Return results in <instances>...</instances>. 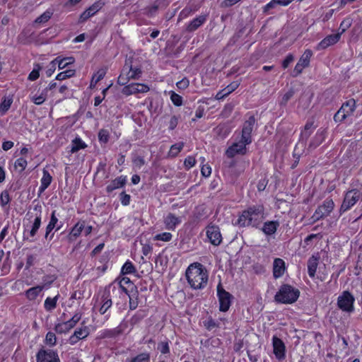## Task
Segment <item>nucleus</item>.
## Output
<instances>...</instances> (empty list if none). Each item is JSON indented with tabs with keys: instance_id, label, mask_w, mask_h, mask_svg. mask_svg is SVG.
I'll return each mask as SVG.
<instances>
[{
	"instance_id": "f257e3e1",
	"label": "nucleus",
	"mask_w": 362,
	"mask_h": 362,
	"mask_svg": "<svg viewBox=\"0 0 362 362\" xmlns=\"http://www.w3.org/2000/svg\"><path fill=\"white\" fill-rule=\"evenodd\" d=\"M185 275L189 284L194 289H202L207 284V271L200 263L190 264L186 270Z\"/></svg>"
},
{
	"instance_id": "f03ea898",
	"label": "nucleus",
	"mask_w": 362,
	"mask_h": 362,
	"mask_svg": "<svg viewBox=\"0 0 362 362\" xmlns=\"http://www.w3.org/2000/svg\"><path fill=\"white\" fill-rule=\"evenodd\" d=\"M264 218V207L258 204L248 207L243 211L238 219V224L240 226H255L257 227Z\"/></svg>"
},
{
	"instance_id": "7ed1b4c3",
	"label": "nucleus",
	"mask_w": 362,
	"mask_h": 362,
	"mask_svg": "<svg viewBox=\"0 0 362 362\" xmlns=\"http://www.w3.org/2000/svg\"><path fill=\"white\" fill-rule=\"evenodd\" d=\"M300 295L298 288L288 284H283L274 296V300L279 303L292 304L295 303Z\"/></svg>"
},
{
	"instance_id": "20e7f679",
	"label": "nucleus",
	"mask_w": 362,
	"mask_h": 362,
	"mask_svg": "<svg viewBox=\"0 0 362 362\" xmlns=\"http://www.w3.org/2000/svg\"><path fill=\"white\" fill-rule=\"evenodd\" d=\"M334 206V204L332 199H327L325 200L323 204L317 208L314 214L311 217L313 220V222H316L317 221L329 216L333 210Z\"/></svg>"
},
{
	"instance_id": "39448f33",
	"label": "nucleus",
	"mask_w": 362,
	"mask_h": 362,
	"mask_svg": "<svg viewBox=\"0 0 362 362\" xmlns=\"http://www.w3.org/2000/svg\"><path fill=\"white\" fill-rule=\"evenodd\" d=\"M217 296L218 297L220 305L219 310L222 312H226L230 306L233 296L229 292L226 291L223 288L221 281H219L217 286Z\"/></svg>"
},
{
	"instance_id": "423d86ee",
	"label": "nucleus",
	"mask_w": 362,
	"mask_h": 362,
	"mask_svg": "<svg viewBox=\"0 0 362 362\" xmlns=\"http://www.w3.org/2000/svg\"><path fill=\"white\" fill-rule=\"evenodd\" d=\"M354 296L349 291H346L339 296L337 305L339 308L344 311L352 312L354 310Z\"/></svg>"
},
{
	"instance_id": "0eeeda50",
	"label": "nucleus",
	"mask_w": 362,
	"mask_h": 362,
	"mask_svg": "<svg viewBox=\"0 0 362 362\" xmlns=\"http://www.w3.org/2000/svg\"><path fill=\"white\" fill-rule=\"evenodd\" d=\"M360 194L356 189H352L346 192L340 208V212L343 213L350 209L359 199Z\"/></svg>"
},
{
	"instance_id": "6e6552de",
	"label": "nucleus",
	"mask_w": 362,
	"mask_h": 362,
	"mask_svg": "<svg viewBox=\"0 0 362 362\" xmlns=\"http://www.w3.org/2000/svg\"><path fill=\"white\" fill-rule=\"evenodd\" d=\"M312 55L313 52L310 49H306L304 52V53L298 60V63L295 66V68L292 72V76H298L302 73L304 68L308 67L309 66L310 59Z\"/></svg>"
},
{
	"instance_id": "1a4fd4ad",
	"label": "nucleus",
	"mask_w": 362,
	"mask_h": 362,
	"mask_svg": "<svg viewBox=\"0 0 362 362\" xmlns=\"http://www.w3.org/2000/svg\"><path fill=\"white\" fill-rule=\"evenodd\" d=\"M81 318V314L77 313L69 320L57 324L54 329L57 333H66L72 329Z\"/></svg>"
},
{
	"instance_id": "9d476101",
	"label": "nucleus",
	"mask_w": 362,
	"mask_h": 362,
	"mask_svg": "<svg viewBox=\"0 0 362 362\" xmlns=\"http://www.w3.org/2000/svg\"><path fill=\"white\" fill-rule=\"evenodd\" d=\"M256 122L255 116L251 115L249 117L243 125L241 137L246 143H252L251 134L253 130V127Z\"/></svg>"
},
{
	"instance_id": "9b49d317",
	"label": "nucleus",
	"mask_w": 362,
	"mask_h": 362,
	"mask_svg": "<svg viewBox=\"0 0 362 362\" xmlns=\"http://www.w3.org/2000/svg\"><path fill=\"white\" fill-rule=\"evenodd\" d=\"M250 144V143L245 142L243 138L241 137L240 140L238 142L234 143L231 146H230L226 150V154L228 158H233L236 154L244 155L246 153V146Z\"/></svg>"
},
{
	"instance_id": "f8f14e48",
	"label": "nucleus",
	"mask_w": 362,
	"mask_h": 362,
	"mask_svg": "<svg viewBox=\"0 0 362 362\" xmlns=\"http://www.w3.org/2000/svg\"><path fill=\"white\" fill-rule=\"evenodd\" d=\"M37 362H60L57 352L51 350L40 349L37 355Z\"/></svg>"
},
{
	"instance_id": "ddd939ff",
	"label": "nucleus",
	"mask_w": 362,
	"mask_h": 362,
	"mask_svg": "<svg viewBox=\"0 0 362 362\" xmlns=\"http://www.w3.org/2000/svg\"><path fill=\"white\" fill-rule=\"evenodd\" d=\"M272 345L273 352L276 358L279 361L284 359L286 357V346L284 341L276 336H274L272 337Z\"/></svg>"
},
{
	"instance_id": "4468645a",
	"label": "nucleus",
	"mask_w": 362,
	"mask_h": 362,
	"mask_svg": "<svg viewBox=\"0 0 362 362\" xmlns=\"http://www.w3.org/2000/svg\"><path fill=\"white\" fill-rule=\"evenodd\" d=\"M206 235L210 243L216 246L219 245L222 242V236L220 229L216 226H209L206 228Z\"/></svg>"
},
{
	"instance_id": "2eb2a0df",
	"label": "nucleus",
	"mask_w": 362,
	"mask_h": 362,
	"mask_svg": "<svg viewBox=\"0 0 362 362\" xmlns=\"http://www.w3.org/2000/svg\"><path fill=\"white\" fill-rule=\"evenodd\" d=\"M149 90V88L148 86L143 83H131L129 85L125 86L122 93L126 95H130L132 94H136L139 93H146Z\"/></svg>"
},
{
	"instance_id": "dca6fc26",
	"label": "nucleus",
	"mask_w": 362,
	"mask_h": 362,
	"mask_svg": "<svg viewBox=\"0 0 362 362\" xmlns=\"http://www.w3.org/2000/svg\"><path fill=\"white\" fill-rule=\"evenodd\" d=\"M103 6L104 3L101 1L95 2L81 14L79 22L83 23L87 21L89 18L94 16L98 11H99Z\"/></svg>"
},
{
	"instance_id": "f3484780",
	"label": "nucleus",
	"mask_w": 362,
	"mask_h": 362,
	"mask_svg": "<svg viewBox=\"0 0 362 362\" xmlns=\"http://www.w3.org/2000/svg\"><path fill=\"white\" fill-rule=\"evenodd\" d=\"M110 288L111 285H110L108 287H106L102 296L103 304L99 309V312L101 315H104L112 305V299L110 295Z\"/></svg>"
},
{
	"instance_id": "a211bd4d",
	"label": "nucleus",
	"mask_w": 362,
	"mask_h": 362,
	"mask_svg": "<svg viewBox=\"0 0 362 362\" xmlns=\"http://www.w3.org/2000/svg\"><path fill=\"white\" fill-rule=\"evenodd\" d=\"M34 210L37 211V213L36 214L35 218L33 223L31 230L29 231V235L32 238L35 237V235H36V233L41 225V211H42L41 205L36 204L34 206Z\"/></svg>"
},
{
	"instance_id": "6ab92c4d",
	"label": "nucleus",
	"mask_w": 362,
	"mask_h": 362,
	"mask_svg": "<svg viewBox=\"0 0 362 362\" xmlns=\"http://www.w3.org/2000/svg\"><path fill=\"white\" fill-rule=\"evenodd\" d=\"M340 37L341 33H336L327 36L318 44V49H324L330 45H334L340 40Z\"/></svg>"
},
{
	"instance_id": "aec40b11",
	"label": "nucleus",
	"mask_w": 362,
	"mask_h": 362,
	"mask_svg": "<svg viewBox=\"0 0 362 362\" xmlns=\"http://www.w3.org/2000/svg\"><path fill=\"white\" fill-rule=\"evenodd\" d=\"M127 183V177L121 175L112 180L110 183L106 187V191L108 193L112 192L116 189L123 187Z\"/></svg>"
},
{
	"instance_id": "412c9836",
	"label": "nucleus",
	"mask_w": 362,
	"mask_h": 362,
	"mask_svg": "<svg viewBox=\"0 0 362 362\" xmlns=\"http://www.w3.org/2000/svg\"><path fill=\"white\" fill-rule=\"evenodd\" d=\"M285 262L282 259L276 258L273 264V276L275 279L280 278L284 274Z\"/></svg>"
},
{
	"instance_id": "4be33fe9",
	"label": "nucleus",
	"mask_w": 362,
	"mask_h": 362,
	"mask_svg": "<svg viewBox=\"0 0 362 362\" xmlns=\"http://www.w3.org/2000/svg\"><path fill=\"white\" fill-rule=\"evenodd\" d=\"M88 334L89 331L87 327L78 328L74 331L73 335L70 337V343L71 344H76L79 339L86 338Z\"/></svg>"
},
{
	"instance_id": "5701e85b",
	"label": "nucleus",
	"mask_w": 362,
	"mask_h": 362,
	"mask_svg": "<svg viewBox=\"0 0 362 362\" xmlns=\"http://www.w3.org/2000/svg\"><path fill=\"white\" fill-rule=\"evenodd\" d=\"M207 19V15H201L194 18L187 26V31L194 32L202 25Z\"/></svg>"
},
{
	"instance_id": "b1692460",
	"label": "nucleus",
	"mask_w": 362,
	"mask_h": 362,
	"mask_svg": "<svg viewBox=\"0 0 362 362\" xmlns=\"http://www.w3.org/2000/svg\"><path fill=\"white\" fill-rule=\"evenodd\" d=\"M279 226L278 221H269L264 223L262 230L267 235H272L276 233Z\"/></svg>"
},
{
	"instance_id": "393cba45",
	"label": "nucleus",
	"mask_w": 362,
	"mask_h": 362,
	"mask_svg": "<svg viewBox=\"0 0 362 362\" xmlns=\"http://www.w3.org/2000/svg\"><path fill=\"white\" fill-rule=\"evenodd\" d=\"M83 229L84 222H78L77 223H76L75 226L72 228L69 235H67L69 241H74L81 235Z\"/></svg>"
},
{
	"instance_id": "a878e982",
	"label": "nucleus",
	"mask_w": 362,
	"mask_h": 362,
	"mask_svg": "<svg viewBox=\"0 0 362 362\" xmlns=\"http://www.w3.org/2000/svg\"><path fill=\"white\" fill-rule=\"evenodd\" d=\"M123 71L129 72V77L131 79H139L141 75V70L139 68H133L132 62L126 61L125 65L123 68Z\"/></svg>"
},
{
	"instance_id": "bb28decb",
	"label": "nucleus",
	"mask_w": 362,
	"mask_h": 362,
	"mask_svg": "<svg viewBox=\"0 0 362 362\" xmlns=\"http://www.w3.org/2000/svg\"><path fill=\"white\" fill-rule=\"evenodd\" d=\"M238 87V83L236 82H233L230 85H228L226 88L221 90L216 95L215 98L216 100H222L233 91H234Z\"/></svg>"
},
{
	"instance_id": "cd10ccee",
	"label": "nucleus",
	"mask_w": 362,
	"mask_h": 362,
	"mask_svg": "<svg viewBox=\"0 0 362 362\" xmlns=\"http://www.w3.org/2000/svg\"><path fill=\"white\" fill-rule=\"evenodd\" d=\"M319 257L315 255L310 257L308 260V275L313 278L315 276L316 270L318 265Z\"/></svg>"
},
{
	"instance_id": "c85d7f7f",
	"label": "nucleus",
	"mask_w": 362,
	"mask_h": 362,
	"mask_svg": "<svg viewBox=\"0 0 362 362\" xmlns=\"http://www.w3.org/2000/svg\"><path fill=\"white\" fill-rule=\"evenodd\" d=\"M52 180V177L46 170H43V176L41 179V185L39 188L38 197L49 186Z\"/></svg>"
},
{
	"instance_id": "c756f323",
	"label": "nucleus",
	"mask_w": 362,
	"mask_h": 362,
	"mask_svg": "<svg viewBox=\"0 0 362 362\" xmlns=\"http://www.w3.org/2000/svg\"><path fill=\"white\" fill-rule=\"evenodd\" d=\"M164 223L168 230H174L176 226L180 223V220L173 214H169L165 218Z\"/></svg>"
},
{
	"instance_id": "7c9ffc66",
	"label": "nucleus",
	"mask_w": 362,
	"mask_h": 362,
	"mask_svg": "<svg viewBox=\"0 0 362 362\" xmlns=\"http://www.w3.org/2000/svg\"><path fill=\"white\" fill-rule=\"evenodd\" d=\"M44 286H37L28 289L25 291V296L30 300H35L40 292L43 290Z\"/></svg>"
},
{
	"instance_id": "2f4dec72",
	"label": "nucleus",
	"mask_w": 362,
	"mask_h": 362,
	"mask_svg": "<svg viewBox=\"0 0 362 362\" xmlns=\"http://www.w3.org/2000/svg\"><path fill=\"white\" fill-rule=\"evenodd\" d=\"M150 358L149 353L143 352L131 358H127L125 362H150Z\"/></svg>"
},
{
	"instance_id": "473e14b6",
	"label": "nucleus",
	"mask_w": 362,
	"mask_h": 362,
	"mask_svg": "<svg viewBox=\"0 0 362 362\" xmlns=\"http://www.w3.org/2000/svg\"><path fill=\"white\" fill-rule=\"evenodd\" d=\"M325 137L324 131H318L310 141L309 148H315L324 141Z\"/></svg>"
},
{
	"instance_id": "72a5a7b5",
	"label": "nucleus",
	"mask_w": 362,
	"mask_h": 362,
	"mask_svg": "<svg viewBox=\"0 0 362 362\" xmlns=\"http://www.w3.org/2000/svg\"><path fill=\"white\" fill-rule=\"evenodd\" d=\"M54 62L58 65L59 69H63L69 64H73L74 62V59L73 57H64L63 59L57 57L54 59Z\"/></svg>"
},
{
	"instance_id": "f704fd0d",
	"label": "nucleus",
	"mask_w": 362,
	"mask_h": 362,
	"mask_svg": "<svg viewBox=\"0 0 362 362\" xmlns=\"http://www.w3.org/2000/svg\"><path fill=\"white\" fill-rule=\"evenodd\" d=\"M341 109H344V111L349 115H352L356 108V101L354 99H350L345 103H344L340 107Z\"/></svg>"
},
{
	"instance_id": "c9c22d12",
	"label": "nucleus",
	"mask_w": 362,
	"mask_h": 362,
	"mask_svg": "<svg viewBox=\"0 0 362 362\" xmlns=\"http://www.w3.org/2000/svg\"><path fill=\"white\" fill-rule=\"evenodd\" d=\"M58 297L59 295L54 298L47 297L45 299L44 306L47 311H52L56 308Z\"/></svg>"
},
{
	"instance_id": "e433bc0d",
	"label": "nucleus",
	"mask_w": 362,
	"mask_h": 362,
	"mask_svg": "<svg viewBox=\"0 0 362 362\" xmlns=\"http://www.w3.org/2000/svg\"><path fill=\"white\" fill-rule=\"evenodd\" d=\"M86 146V144L80 138H76L72 141L71 152L76 153L80 149L85 148Z\"/></svg>"
},
{
	"instance_id": "4c0bfd02",
	"label": "nucleus",
	"mask_w": 362,
	"mask_h": 362,
	"mask_svg": "<svg viewBox=\"0 0 362 362\" xmlns=\"http://www.w3.org/2000/svg\"><path fill=\"white\" fill-rule=\"evenodd\" d=\"M52 15L53 12L52 11L47 10L35 20V23H46L52 18Z\"/></svg>"
},
{
	"instance_id": "58836bf2",
	"label": "nucleus",
	"mask_w": 362,
	"mask_h": 362,
	"mask_svg": "<svg viewBox=\"0 0 362 362\" xmlns=\"http://www.w3.org/2000/svg\"><path fill=\"white\" fill-rule=\"evenodd\" d=\"M13 103V99L11 98H5L0 103V111L1 114H5L8 109L10 108L11 104Z\"/></svg>"
},
{
	"instance_id": "ea45409f",
	"label": "nucleus",
	"mask_w": 362,
	"mask_h": 362,
	"mask_svg": "<svg viewBox=\"0 0 362 362\" xmlns=\"http://www.w3.org/2000/svg\"><path fill=\"white\" fill-rule=\"evenodd\" d=\"M75 70L74 69H67L64 71H62V72H60L59 74H58L56 76V80H58V81H62V80H65L66 78H69L75 75Z\"/></svg>"
},
{
	"instance_id": "a19ab883",
	"label": "nucleus",
	"mask_w": 362,
	"mask_h": 362,
	"mask_svg": "<svg viewBox=\"0 0 362 362\" xmlns=\"http://www.w3.org/2000/svg\"><path fill=\"white\" fill-rule=\"evenodd\" d=\"M184 147V143L180 142L171 146L169 155L172 157H175Z\"/></svg>"
},
{
	"instance_id": "79ce46f5",
	"label": "nucleus",
	"mask_w": 362,
	"mask_h": 362,
	"mask_svg": "<svg viewBox=\"0 0 362 362\" xmlns=\"http://www.w3.org/2000/svg\"><path fill=\"white\" fill-rule=\"evenodd\" d=\"M136 272V269L134 264L129 262L127 261L124 263L123 267H122V273L124 274H134Z\"/></svg>"
},
{
	"instance_id": "37998d69",
	"label": "nucleus",
	"mask_w": 362,
	"mask_h": 362,
	"mask_svg": "<svg viewBox=\"0 0 362 362\" xmlns=\"http://www.w3.org/2000/svg\"><path fill=\"white\" fill-rule=\"evenodd\" d=\"M46 98H47V93H45L44 90L42 92V93L40 95H33L32 98H31V100L35 104V105H41L42 104L45 100H46Z\"/></svg>"
},
{
	"instance_id": "c03bdc74",
	"label": "nucleus",
	"mask_w": 362,
	"mask_h": 362,
	"mask_svg": "<svg viewBox=\"0 0 362 362\" xmlns=\"http://www.w3.org/2000/svg\"><path fill=\"white\" fill-rule=\"evenodd\" d=\"M172 234L168 232H164L162 233H159L155 235L154 240H161L164 242H168L172 239Z\"/></svg>"
},
{
	"instance_id": "a18cd8bd",
	"label": "nucleus",
	"mask_w": 362,
	"mask_h": 362,
	"mask_svg": "<svg viewBox=\"0 0 362 362\" xmlns=\"http://www.w3.org/2000/svg\"><path fill=\"white\" fill-rule=\"evenodd\" d=\"M348 116H349V115H347L344 111V109H339L337 112L336 114L334 115V120L336 122H341L342 121H344Z\"/></svg>"
},
{
	"instance_id": "49530a36",
	"label": "nucleus",
	"mask_w": 362,
	"mask_h": 362,
	"mask_svg": "<svg viewBox=\"0 0 362 362\" xmlns=\"http://www.w3.org/2000/svg\"><path fill=\"white\" fill-rule=\"evenodd\" d=\"M130 79L129 72H127V74H124V71H122L117 78V83L120 86H124Z\"/></svg>"
},
{
	"instance_id": "de8ad7c7",
	"label": "nucleus",
	"mask_w": 362,
	"mask_h": 362,
	"mask_svg": "<svg viewBox=\"0 0 362 362\" xmlns=\"http://www.w3.org/2000/svg\"><path fill=\"white\" fill-rule=\"evenodd\" d=\"M41 67L37 64L36 66L33 69V70L28 75V80L30 81H35L40 76V70Z\"/></svg>"
},
{
	"instance_id": "09e8293b",
	"label": "nucleus",
	"mask_w": 362,
	"mask_h": 362,
	"mask_svg": "<svg viewBox=\"0 0 362 362\" xmlns=\"http://www.w3.org/2000/svg\"><path fill=\"white\" fill-rule=\"evenodd\" d=\"M106 74V68L100 69L97 73L93 76L92 81H95L97 83L98 81L102 80Z\"/></svg>"
},
{
	"instance_id": "8fccbe9b",
	"label": "nucleus",
	"mask_w": 362,
	"mask_h": 362,
	"mask_svg": "<svg viewBox=\"0 0 362 362\" xmlns=\"http://www.w3.org/2000/svg\"><path fill=\"white\" fill-rule=\"evenodd\" d=\"M170 100L175 106H180L182 104V98L173 91L171 92Z\"/></svg>"
},
{
	"instance_id": "3c124183",
	"label": "nucleus",
	"mask_w": 362,
	"mask_h": 362,
	"mask_svg": "<svg viewBox=\"0 0 362 362\" xmlns=\"http://www.w3.org/2000/svg\"><path fill=\"white\" fill-rule=\"evenodd\" d=\"M295 90L293 88H290L282 97L281 105H286L287 102L293 96Z\"/></svg>"
},
{
	"instance_id": "603ef678",
	"label": "nucleus",
	"mask_w": 362,
	"mask_h": 362,
	"mask_svg": "<svg viewBox=\"0 0 362 362\" xmlns=\"http://www.w3.org/2000/svg\"><path fill=\"white\" fill-rule=\"evenodd\" d=\"M10 202L9 194L7 191H3L0 194V204L1 206H4L8 204Z\"/></svg>"
},
{
	"instance_id": "864d4df0",
	"label": "nucleus",
	"mask_w": 362,
	"mask_h": 362,
	"mask_svg": "<svg viewBox=\"0 0 362 362\" xmlns=\"http://www.w3.org/2000/svg\"><path fill=\"white\" fill-rule=\"evenodd\" d=\"M158 349L163 354H168L170 352L168 341H161L159 343L158 345Z\"/></svg>"
},
{
	"instance_id": "5fc2aeb1",
	"label": "nucleus",
	"mask_w": 362,
	"mask_h": 362,
	"mask_svg": "<svg viewBox=\"0 0 362 362\" xmlns=\"http://www.w3.org/2000/svg\"><path fill=\"white\" fill-rule=\"evenodd\" d=\"M45 341L47 344H49L51 346H54L56 344L57 338L54 333L49 332L46 334L45 337Z\"/></svg>"
},
{
	"instance_id": "6e6d98bb",
	"label": "nucleus",
	"mask_w": 362,
	"mask_h": 362,
	"mask_svg": "<svg viewBox=\"0 0 362 362\" xmlns=\"http://www.w3.org/2000/svg\"><path fill=\"white\" fill-rule=\"evenodd\" d=\"M27 166V160L23 158H18L15 162V168H21V171H23Z\"/></svg>"
},
{
	"instance_id": "4d7b16f0",
	"label": "nucleus",
	"mask_w": 362,
	"mask_h": 362,
	"mask_svg": "<svg viewBox=\"0 0 362 362\" xmlns=\"http://www.w3.org/2000/svg\"><path fill=\"white\" fill-rule=\"evenodd\" d=\"M53 221H54V225L55 226V229H56L55 230L57 231V230H60V228L62 226V223L60 222L59 224H58L59 221H58V218L56 216L55 210H54L52 212L51 217H50V221L53 222Z\"/></svg>"
},
{
	"instance_id": "13d9d810",
	"label": "nucleus",
	"mask_w": 362,
	"mask_h": 362,
	"mask_svg": "<svg viewBox=\"0 0 362 362\" xmlns=\"http://www.w3.org/2000/svg\"><path fill=\"white\" fill-rule=\"evenodd\" d=\"M98 138L101 142L106 144L109 140V133L105 129H100L98 133Z\"/></svg>"
},
{
	"instance_id": "bf43d9fd",
	"label": "nucleus",
	"mask_w": 362,
	"mask_h": 362,
	"mask_svg": "<svg viewBox=\"0 0 362 362\" xmlns=\"http://www.w3.org/2000/svg\"><path fill=\"white\" fill-rule=\"evenodd\" d=\"M120 202L123 206H128L130 203L131 197L129 194L125 193V192H122L119 194Z\"/></svg>"
},
{
	"instance_id": "052dcab7",
	"label": "nucleus",
	"mask_w": 362,
	"mask_h": 362,
	"mask_svg": "<svg viewBox=\"0 0 362 362\" xmlns=\"http://www.w3.org/2000/svg\"><path fill=\"white\" fill-rule=\"evenodd\" d=\"M351 25V21L349 18L344 19L340 24L339 30H341V32L339 33H341V35L344 33Z\"/></svg>"
},
{
	"instance_id": "680f3d73",
	"label": "nucleus",
	"mask_w": 362,
	"mask_h": 362,
	"mask_svg": "<svg viewBox=\"0 0 362 362\" xmlns=\"http://www.w3.org/2000/svg\"><path fill=\"white\" fill-rule=\"evenodd\" d=\"M196 163L195 158L192 156H188L185 158L184 165L186 168L189 169L190 168L193 167Z\"/></svg>"
},
{
	"instance_id": "e2e57ef3",
	"label": "nucleus",
	"mask_w": 362,
	"mask_h": 362,
	"mask_svg": "<svg viewBox=\"0 0 362 362\" xmlns=\"http://www.w3.org/2000/svg\"><path fill=\"white\" fill-rule=\"evenodd\" d=\"M56 279V278L54 276H45L43 277V285L42 286H48L51 285L54 281Z\"/></svg>"
},
{
	"instance_id": "0e129e2a",
	"label": "nucleus",
	"mask_w": 362,
	"mask_h": 362,
	"mask_svg": "<svg viewBox=\"0 0 362 362\" xmlns=\"http://www.w3.org/2000/svg\"><path fill=\"white\" fill-rule=\"evenodd\" d=\"M294 57L293 54H289L286 56L285 59L282 62V66L284 69H286L289 64L293 61Z\"/></svg>"
},
{
	"instance_id": "69168bd1",
	"label": "nucleus",
	"mask_w": 362,
	"mask_h": 362,
	"mask_svg": "<svg viewBox=\"0 0 362 362\" xmlns=\"http://www.w3.org/2000/svg\"><path fill=\"white\" fill-rule=\"evenodd\" d=\"M121 334V329L119 328H115L112 330H108L105 333V336L107 337H113L117 336Z\"/></svg>"
},
{
	"instance_id": "338daca9",
	"label": "nucleus",
	"mask_w": 362,
	"mask_h": 362,
	"mask_svg": "<svg viewBox=\"0 0 362 362\" xmlns=\"http://www.w3.org/2000/svg\"><path fill=\"white\" fill-rule=\"evenodd\" d=\"M201 173L204 177H209L211 173V168L209 165H203L201 169Z\"/></svg>"
},
{
	"instance_id": "774afa93",
	"label": "nucleus",
	"mask_w": 362,
	"mask_h": 362,
	"mask_svg": "<svg viewBox=\"0 0 362 362\" xmlns=\"http://www.w3.org/2000/svg\"><path fill=\"white\" fill-rule=\"evenodd\" d=\"M268 180L266 179H262L257 184V189L259 192L264 191L267 185Z\"/></svg>"
}]
</instances>
